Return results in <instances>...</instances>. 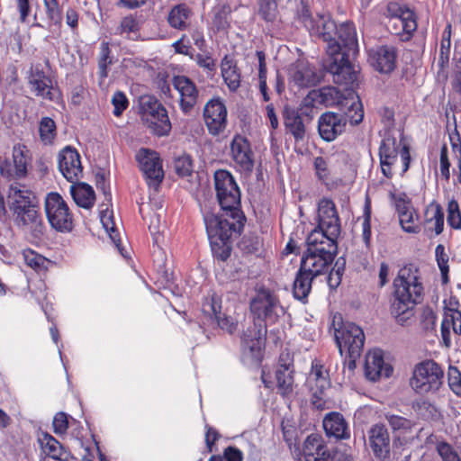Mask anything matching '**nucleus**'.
<instances>
[{
    "label": "nucleus",
    "instance_id": "obj_5",
    "mask_svg": "<svg viewBox=\"0 0 461 461\" xmlns=\"http://www.w3.org/2000/svg\"><path fill=\"white\" fill-rule=\"evenodd\" d=\"M139 108L141 121L151 133L158 137L169 134L172 126L167 111L155 96H140Z\"/></svg>",
    "mask_w": 461,
    "mask_h": 461
},
{
    "label": "nucleus",
    "instance_id": "obj_64",
    "mask_svg": "<svg viewBox=\"0 0 461 461\" xmlns=\"http://www.w3.org/2000/svg\"><path fill=\"white\" fill-rule=\"evenodd\" d=\"M120 27L122 32L130 33L138 31L139 24L132 15H128L122 18Z\"/></svg>",
    "mask_w": 461,
    "mask_h": 461
},
{
    "label": "nucleus",
    "instance_id": "obj_58",
    "mask_svg": "<svg viewBox=\"0 0 461 461\" xmlns=\"http://www.w3.org/2000/svg\"><path fill=\"white\" fill-rule=\"evenodd\" d=\"M53 431L56 434H64L66 433L68 428V415L63 412H58L53 419Z\"/></svg>",
    "mask_w": 461,
    "mask_h": 461
},
{
    "label": "nucleus",
    "instance_id": "obj_15",
    "mask_svg": "<svg viewBox=\"0 0 461 461\" xmlns=\"http://www.w3.org/2000/svg\"><path fill=\"white\" fill-rule=\"evenodd\" d=\"M137 159L149 185L157 187L164 178L161 161L156 151L141 149L137 154Z\"/></svg>",
    "mask_w": 461,
    "mask_h": 461
},
{
    "label": "nucleus",
    "instance_id": "obj_6",
    "mask_svg": "<svg viewBox=\"0 0 461 461\" xmlns=\"http://www.w3.org/2000/svg\"><path fill=\"white\" fill-rule=\"evenodd\" d=\"M249 310L257 321L265 324H275L285 314L278 295L266 287L256 290L249 303Z\"/></svg>",
    "mask_w": 461,
    "mask_h": 461
},
{
    "label": "nucleus",
    "instance_id": "obj_28",
    "mask_svg": "<svg viewBox=\"0 0 461 461\" xmlns=\"http://www.w3.org/2000/svg\"><path fill=\"white\" fill-rule=\"evenodd\" d=\"M173 86L180 95V107L185 113H188L196 104L198 91L188 77L176 76L173 78Z\"/></svg>",
    "mask_w": 461,
    "mask_h": 461
},
{
    "label": "nucleus",
    "instance_id": "obj_9",
    "mask_svg": "<svg viewBox=\"0 0 461 461\" xmlns=\"http://www.w3.org/2000/svg\"><path fill=\"white\" fill-rule=\"evenodd\" d=\"M399 154L402 165V172L405 173L409 169L411 161L409 147L403 145L401 148V143L394 137L386 136L379 147V158L382 173L387 178H392L393 176V167L396 164Z\"/></svg>",
    "mask_w": 461,
    "mask_h": 461
},
{
    "label": "nucleus",
    "instance_id": "obj_37",
    "mask_svg": "<svg viewBox=\"0 0 461 461\" xmlns=\"http://www.w3.org/2000/svg\"><path fill=\"white\" fill-rule=\"evenodd\" d=\"M451 329L456 334H461V312L454 308H446L441 323V334L445 341L449 340Z\"/></svg>",
    "mask_w": 461,
    "mask_h": 461
},
{
    "label": "nucleus",
    "instance_id": "obj_18",
    "mask_svg": "<svg viewBox=\"0 0 461 461\" xmlns=\"http://www.w3.org/2000/svg\"><path fill=\"white\" fill-rule=\"evenodd\" d=\"M295 85L309 87L317 85L324 77V69L312 66L307 59H297L291 69Z\"/></svg>",
    "mask_w": 461,
    "mask_h": 461
},
{
    "label": "nucleus",
    "instance_id": "obj_43",
    "mask_svg": "<svg viewBox=\"0 0 461 461\" xmlns=\"http://www.w3.org/2000/svg\"><path fill=\"white\" fill-rule=\"evenodd\" d=\"M315 92H317V97L321 105L326 107L338 104L341 97L340 92L333 86L315 89Z\"/></svg>",
    "mask_w": 461,
    "mask_h": 461
},
{
    "label": "nucleus",
    "instance_id": "obj_22",
    "mask_svg": "<svg viewBox=\"0 0 461 461\" xmlns=\"http://www.w3.org/2000/svg\"><path fill=\"white\" fill-rule=\"evenodd\" d=\"M24 147L13 149V159H5L0 164V174L8 179H20L27 175L28 158Z\"/></svg>",
    "mask_w": 461,
    "mask_h": 461
},
{
    "label": "nucleus",
    "instance_id": "obj_23",
    "mask_svg": "<svg viewBox=\"0 0 461 461\" xmlns=\"http://www.w3.org/2000/svg\"><path fill=\"white\" fill-rule=\"evenodd\" d=\"M323 68L333 77L338 85H350L357 79V71L349 59H324Z\"/></svg>",
    "mask_w": 461,
    "mask_h": 461
},
{
    "label": "nucleus",
    "instance_id": "obj_25",
    "mask_svg": "<svg viewBox=\"0 0 461 461\" xmlns=\"http://www.w3.org/2000/svg\"><path fill=\"white\" fill-rule=\"evenodd\" d=\"M267 334V324L255 321L241 336V347L244 353L257 357L261 350L262 339Z\"/></svg>",
    "mask_w": 461,
    "mask_h": 461
},
{
    "label": "nucleus",
    "instance_id": "obj_12",
    "mask_svg": "<svg viewBox=\"0 0 461 461\" xmlns=\"http://www.w3.org/2000/svg\"><path fill=\"white\" fill-rule=\"evenodd\" d=\"M318 226L312 231L321 232L331 241H337L340 234L341 226L335 203L323 198L318 204Z\"/></svg>",
    "mask_w": 461,
    "mask_h": 461
},
{
    "label": "nucleus",
    "instance_id": "obj_36",
    "mask_svg": "<svg viewBox=\"0 0 461 461\" xmlns=\"http://www.w3.org/2000/svg\"><path fill=\"white\" fill-rule=\"evenodd\" d=\"M39 443L43 452L53 459L67 461L69 454L62 445L51 435L42 433L39 438Z\"/></svg>",
    "mask_w": 461,
    "mask_h": 461
},
{
    "label": "nucleus",
    "instance_id": "obj_42",
    "mask_svg": "<svg viewBox=\"0 0 461 461\" xmlns=\"http://www.w3.org/2000/svg\"><path fill=\"white\" fill-rule=\"evenodd\" d=\"M212 14L213 17L212 23L216 31L220 32L229 29L231 14V8L230 5L223 4L215 6L212 10Z\"/></svg>",
    "mask_w": 461,
    "mask_h": 461
},
{
    "label": "nucleus",
    "instance_id": "obj_14",
    "mask_svg": "<svg viewBox=\"0 0 461 461\" xmlns=\"http://www.w3.org/2000/svg\"><path fill=\"white\" fill-rule=\"evenodd\" d=\"M420 279L418 268L412 264L406 265L399 270L393 280L394 291L404 288L405 295L420 303L423 294V285Z\"/></svg>",
    "mask_w": 461,
    "mask_h": 461
},
{
    "label": "nucleus",
    "instance_id": "obj_57",
    "mask_svg": "<svg viewBox=\"0 0 461 461\" xmlns=\"http://www.w3.org/2000/svg\"><path fill=\"white\" fill-rule=\"evenodd\" d=\"M112 104L114 106L113 114L115 116H120L129 105L126 95L121 91L114 93L112 98Z\"/></svg>",
    "mask_w": 461,
    "mask_h": 461
},
{
    "label": "nucleus",
    "instance_id": "obj_50",
    "mask_svg": "<svg viewBox=\"0 0 461 461\" xmlns=\"http://www.w3.org/2000/svg\"><path fill=\"white\" fill-rule=\"evenodd\" d=\"M400 224L402 230L408 233H418L420 226L418 225V215L415 210L399 216Z\"/></svg>",
    "mask_w": 461,
    "mask_h": 461
},
{
    "label": "nucleus",
    "instance_id": "obj_44",
    "mask_svg": "<svg viewBox=\"0 0 461 461\" xmlns=\"http://www.w3.org/2000/svg\"><path fill=\"white\" fill-rule=\"evenodd\" d=\"M428 223H433L435 233L437 235L443 231L444 212L439 205L430 206L426 211Z\"/></svg>",
    "mask_w": 461,
    "mask_h": 461
},
{
    "label": "nucleus",
    "instance_id": "obj_46",
    "mask_svg": "<svg viewBox=\"0 0 461 461\" xmlns=\"http://www.w3.org/2000/svg\"><path fill=\"white\" fill-rule=\"evenodd\" d=\"M450 59H439V68L442 72L447 66H449ZM452 77H453V87L454 89L461 94V59H451Z\"/></svg>",
    "mask_w": 461,
    "mask_h": 461
},
{
    "label": "nucleus",
    "instance_id": "obj_30",
    "mask_svg": "<svg viewBox=\"0 0 461 461\" xmlns=\"http://www.w3.org/2000/svg\"><path fill=\"white\" fill-rule=\"evenodd\" d=\"M305 461H330L331 454L319 434L309 435L303 447Z\"/></svg>",
    "mask_w": 461,
    "mask_h": 461
},
{
    "label": "nucleus",
    "instance_id": "obj_32",
    "mask_svg": "<svg viewBox=\"0 0 461 461\" xmlns=\"http://www.w3.org/2000/svg\"><path fill=\"white\" fill-rule=\"evenodd\" d=\"M323 429L328 437L337 439H346L350 437L349 429L343 415L339 412H330L323 419Z\"/></svg>",
    "mask_w": 461,
    "mask_h": 461
},
{
    "label": "nucleus",
    "instance_id": "obj_27",
    "mask_svg": "<svg viewBox=\"0 0 461 461\" xmlns=\"http://www.w3.org/2000/svg\"><path fill=\"white\" fill-rule=\"evenodd\" d=\"M393 373L390 365L384 364L383 353L379 349L369 351L365 360V375L367 379L376 381L382 376L388 378Z\"/></svg>",
    "mask_w": 461,
    "mask_h": 461
},
{
    "label": "nucleus",
    "instance_id": "obj_54",
    "mask_svg": "<svg viewBox=\"0 0 461 461\" xmlns=\"http://www.w3.org/2000/svg\"><path fill=\"white\" fill-rule=\"evenodd\" d=\"M175 170L179 176H190L194 170L190 156L183 155L175 160Z\"/></svg>",
    "mask_w": 461,
    "mask_h": 461
},
{
    "label": "nucleus",
    "instance_id": "obj_53",
    "mask_svg": "<svg viewBox=\"0 0 461 461\" xmlns=\"http://www.w3.org/2000/svg\"><path fill=\"white\" fill-rule=\"evenodd\" d=\"M46 14L55 24L62 21V13L58 0H43Z\"/></svg>",
    "mask_w": 461,
    "mask_h": 461
},
{
    "label": "nucleus",
    "instance_id": "obj_56",
    "mask_svg": "<svg viewBox=\"0 0 461 461\" xmlns=\"http://www.w3.org/2000/svg\"><path fill=\"white\" fill-rule=\"evenodd\" d=\"M447 223L454 229L461 228V213L458 203L456 201L448 203Z\"/></svg>",
    "mask_w": 461,
    "mask_h": 461
},
{
    "label": "nucleus",
    "instance_id": "obj_11",
    "mask_svg": "<svg viewBox=\"0 0 461 461\" xmlns=\"http://www.w3.org/2000/svg\"><path fill=\"white\" fill-rule=\"evenodd\" d=\"M49 61L36 62L28 72V86L32 94L36 97L54 101L59 97V91L49 75Z\"/></svg>",
    "mask_w": 461,
    "mask_h": 461
},
{
    "label": "nucleus",
    "instance_id": "obj_31",
    "mask_svg": "<svg viewBox=\"0 0 461 461\" xmlns=\"http://www.w3.org/2000/svg\"><path fill=\"white\" fill-rule=\"evenodd\" d=\"M283 119L286 130L293 135L294 140L296 142L303 141L305 138L306 129L299 111L285 105L283 110Z\"/></svg>",
    "mask_w": 461,
    "mask_h": 461
},
{
    "label": "nucleus",
    "instance_id": "obj_33",
    "mask_svg": "<svg viewBox=\"0 0 461 461\" xmlns=\"http://www.w3.org/2000/svg\"><path fill=\"white\" fill-rule=\"evenodd\" d=\"M315 278L312 274L299 268L293 285L294 297L303 303H308V296L312 291V283Z\"/></svg>",
    "mask_w": 461,
    "mask_h": 461
},
{
    "label": "nucleus",
    "instance_id": "obj_55",
    "mask_svg": "<svg viewBox=\"0 0 461 461\" xmlns=\"http://www.w3.org/2000/svg\"><path fill=\"white\" fill-rule=\"evenodd\" d=\"M397 50L392 45H377L368 50V58H396Z\"/></svg>",
    "mask_w": 461,
    "mask_h": 461
},
{
    "label": "nucleus",
    "instance_id": "obj_3",
    "mask_svg": "<svg viewBox=\"0 0 461 461\" xmlns=\"http://www.w3.org/2000/svg\"><path fill=\"white\" fill-rule=\"evenodd\" d=\"M313 28L307 29L312 35L318 36L327 43V54L333 58H355L358 54V43L353 23L346 22L337 26L335 22L324 14L313 21Z\"/></svg>",
    "mask_w": 461,
    "mask_h": 461
},
{
    "label": "nucleus",
    "instance_id": "obj_4",
    "mask_svg": "<svg viewBox=\"0 0 461 461\" xmlns=\"http://www.w3.org/2000/svg\"><path fill=\"white\" fill-rule=\"evenodd\" d=\"M306 245L300 267L315 277L326 274L337 255V241H331L321 232L311 231Z\"/></svg>",
    "mask_w": 461,
    "mask_h": 461
},
{
    "label": "nucleus",
    "instance_id": "obj_1",
    "mask_svg": "<svg viewBox=\"0 0 461 461\" xmlns=\"http://www.w3.org/2000/svg\"><path fill=\"white\" fill-rule=\"evenodd\" d=\"M214 188L222 213L206 212L203 221L213 257L224 262L231 253V240L240 235L246 217L240 210V188L229 171L214 173Z\"/></svg>",
    "mask_w": 461,
    "mask_h": 461
},
{
    "label": "nucleus",
    "instance_id": "obj_45",
    "mask_svg": "<svg viewBox=\"0 0 461 461\" xmlns=\"http://www.w3.org/2000/svg\"><path fill=\"white\" fill-rule=\"evenodd\" d=\"M39 132L41 140L45 144L51 143L56 137L55 122L50 117H43L40 122Z\"/></svg>",
    "mask_w": 461,
    "mask_h": 461
},
{
    "label": "nucleus",
    "instance_id": "obj_41",
    "mask_svg": "<svg viewBox=\"0 0 461 461\" xmlns=\"http://www.w3.org/2000/svg\"><path fill=\"white\" fill-rule=\"evenodd\" d=\"M294 18L297 22L303 24L306 29H312L313 21L311 5L312 0H294Z\"/></svg>",
    "mask_w": 461,
    "mask_h": 461
},
{
    "label": "nucleus",
    "instance_id": "obj_51",
    "mask_svg": "<svg viewBox=\"0 0 461 461\" xmlns=\"http://www.w3.org/2000/svg\"><path fill=\"white\" fill-rule=\"evenodd\" d=\"M447 384L449 389L461 397V372L456 366H449L447 369Z\"/></svg>",
    "mask_w": 461,
    "mask_h": 461
},
{
    "label": "nucleus",
    "instance_id": "obj_24",
    "mask_svg": "<svg viewBox=\"0 0 461 461\" xmlns=\"http://www.w3.org/2000/svg\"><path fill=\"white\" fill-rule=\"evenodd\" d=\"M369 446L374 456L379 460H385L390 456V435L383 424L373 425L368 431Z\"/></svg>",
    "mask_w": 461,
    "mask_h": 461
},
{
    "label": "nucleus",
    "instance_id": "obj_49",
    "mask_svg": "<svg viewBox=\"0 0 461 461\" xmlns=\"http://www.w3.org/2000/svg\"><path fill=\"white\" fill-rule=\"evenodd\" d=\"M261 245L257 235H245L239 242V249L245 254H255L259 251Z\"/></svg>",
    "mask_w": 461,
    "mask_h": 461
},
{
    "label": "nucleus",
    "instance_id": "obj_34",
    "mask_svg": "<svg viewBox=\"0 0 461 461\" xmlns=\"http://www.w3.org/2000/svg\"><path fill=\"white\" fill-rule=\"evenodd\" d=\"M384 416L393 433L398 437L411 433L416 426V422L414 420L392 411L384 412Z\"/></svg>",
    "mask_w": 461,
    "mask_h": 461
},
{
    "label": "nucleus",
    "instance_id": "obj_21",
    "mask_svg": "<svg viewBox=\"0 0 461 461\" xmlns=\"http://www.w3.org/2000/svg\"><path fill=\"white\" fill-rule=\"evenodd\" d=\"M294 360L289 352H282L276 370V380L278 392L288 395L294 389Z\"/></svg>",
    "mask_w": 461,
    "mask_h": 461
},
{
    "label": "nucleus",
    "instance_id": "obj_35",
    "mask_svg": "<svg viewBox=\"0 0 461 461\" xmlns=\"http://www.w3.org/2000/svg\"><path fill=\"white\" fill-rule=\"evenodd\" d=\"M70 193L75 203L85 209L93 207L95 200V191L88 184L72 183L70 186Z\"/></svg>",
    "mask_w": 461,
    "mask_h": 461
},
{
    "label": "nucleus",
    "instance_id": "obj_59",
    "mask_svg": "<svg viewBox=\"0 0 461 461\" xmlns=\"http://www.w3.org/2000/svg\"><path fill=\"white\" fill-rule=\"evenodd\" d=\"M371 66L383 74L391 73L396 67L395 59H371Z\"/></svg>",
    "mask_w": 461,
    "mask_h": 461
},
{
    "label": "nucleus",
    "instance_id": "obj_39",
    "mask_svg": "<svg viewBox=\"0 0 461 461\" xmlns=\"http://www.w3.org/2000/svg\"><path fill=\"white\" fill-rule=\"evenodd\" d=\"M203 307L204 312H211L214 315V318L221 330H224L230 334L236 330L237 322H235L232 318L228 317L225 314H221L220 311L221 306L217 304V302L213 297L211 299V302Z\"/></svg>",
    "mask_w": 461,
    "mask_h": 461
},
{
    "label": "nucleus",
    "instance_id": "obj_20",
    "mask_svg": "<svg viewBox=\"0 0 461 461\" xmlns=\"http://www.w3.org/2000/svg\"><path fill=\"white\" fill-rule=\"evenodd\" d=\"M59 168L63 176L70 183H77L82 175L80 156L76 149L68 146L58 156Z\"/></svg>",
    "mask_w": 461,
    "mask_h": 461
},
{
    "label": "nucleus",
    "instance_id": "obj_38",
    "mask_svg": "<svg viewBox=\"0 0 461 461\" xmlns=\"http://www.w3.org/2000/svg\"><path fill=\"white\" fill-rule=\"evenodd\" d=\"M192 11L185 4H179L172 7L167 15L169 25L175 29L185 30L188 26V21Z\"/></svg>",
    "mask_w": 461,
    "mask_h": 461
},
{
    "label": "nucleus",
    "instance_id": "obj_62",
    "mask_svg": "<svg viewBox=\"0 0 461 461\" xmlns=\"http://www.w3.org/2000/svg\"><path fill=\"white\" fill-rule=\"evenodd\" d=\"M316 174L320 179L325 180L329 176L328 164L324 158L317 157L314 159Z\"/></svg>",
    "mask_w": 461,
    "mask_h": 461
},
{
    "label": "nucleus",
    "instance_id": "obj_60",
    "mask_svg": "<svg viewBox=\"0 0 461 461\" xmlns=\"http://www.w3.org/2000/svg\"><path fill=\"white\" fill-rule=\"evenodd\" d=\"M440 174L447 182L450 178V162L448 159L447 148L444 145L440 149Z\"/></svg>",
    "mask_w": 461,
    "mask_h": 461
},
{
    "label": "nucleus",
    "instance_id": "obj_47",
    "mask_svg": "<svg viewBox=\"0 0 461 461\" xmlns=\"http://www.w3.org/2000/svg\"><path fill=\"white\" fill-rule=\"evenodd\" d=\"M435 255L438 268L441 272L442 283L447 284L448 278V255L446 253L445 247L442 244H438L435 249Z\"/></svg>",
    "mask_w": 461,
    "mask_h": 461
},
{
    "label": "nucleus",
    "instance_id": "obj_29",
    "mask_svg": "<svg viewBox=\"0 0 461 461\" xmlns=\"http://www.w3.org/2000/svg\"><path fill=\"white\" fill-rule=\"evenodd\" d=\"M386 15L389 18L396 19L402 31L409 35L417 29L415 14L407 5L398 2H389L386 7Z\"/></svg>",
    "mask_w": 461,
    "mask_h": 461
},
{
    "label": "nucleus",
    "instance_id": "obj_13",
    "mask_svg": "<svg viewBox=\"0 0 461 461\" xmlns=\"http://www.w3.org/2000/svg\"><path fill=\"white\" fill-rule=\"evenodd\" d=\"M307 385L312 394L313 406L317 409H323L325 405L323 395L325 390L330 386V380L328 370L317 359L312 363V370L307 377Z\"/></svg>",
    "mask_w": 461,
    "mask_h": 461
},
{
    "label": "nucleus",
    "instance_id": "obj_8",
    "mask_svg": "<svg viewBox=\"0 0 461 461\" xmlns=\"http://www.w3.org/2000/svg\"><path fill=\"white\" fill-rule=\"evenodd\" d=\"M47 220L52 229L69 232L74 227V217L65 199L57 192L47 194L44 200Z\"/></svg>",
    "mask_w": 461,
    "mask_h": 461
},
{
    "label": "nucleus",
    "instance_id": "obj_7",
    "mask_svg": "<svg viewBox=\"0 0 461 461\" xmlns=\"http://www.w3.org/2000/svg\"><path fill=\"white\" fill-rule=\"evenodd\" d=\"M444 371L434 360L417 364L410 380L411 388L420 394L436 393L443 384Z\"/></svg>",
    "mask_w": 461,
    "mask_h": 461
},
{
    "label": "nucleus",
    "instance_id": "obj_2",
    "mask_svg": "<svg viewBox=\"0 0 461 461\" xmlns=\"http://www.w3.org/2000/svg\"><path fill=\"white\" fill-rule=\"evenodd\" d=\"M9 209L14 221L23 232L34 240H41L46 234V225L40 212L37 196L24 185H10Z\"/></svg>",
    "mask_w": 461,
    "mask_h": 461
},
{
    "label": "nucleus",
    "instance_id": "obj_40",
    "mask_svg": "<svg viewBox=\"0 0 461 461\" xmlns=\"http://www.w3.org/2000/svg\"><path fill=\"white\" fill-rule=\"evenodd\" d=\"M221 75L230 91H236L240 85V74L235 59H222Z\"/></svg>",
    "mask_w": 461,
    "mask_h": 461
},
{
    "label": "nucleus",
    "instance_id": "obj_16",
    "mask_svg": "<svg viewBox=\"0 0 461 461\" xmlns=\"http://www.w3.org/2000/svg\"><path fill=\"white\" fill-rule=\"evenodd\" d=\"M347 122V117L344 114L333 112L323 113L318 120L320 137L327 142L335 140L345 131Z\"/></svg>",
    "mask_w": 461,
    "mask_h": 461
},
{
    "label": "nucleus",
    "instance_id": "obj_61",
    "mask_svg": "<svg viewBox=\"0 0 461 461\" xmlns=\"http://www.w3.org/2000/svg\"><path fill=\"white\" fill-rule=\"evenodd\" d=\"M420 322L423 326V329L427 330H432L435 327L436 314L431 308H423L420 314Z\"/></svg>",
    "mask_w": 461,
    "mask_h": 461
},
{
    "label": "nucleus",
    "instance_id": "obj_19",
    "mask_svg": "<svg viewBox=\"0 0 461 461\" xmlns=\"http://www.w3.org/2000/svg\"><path fill=\"white\" fill-rule=\"evenodd\" d=\"M230 154L236 167L242 172L250 173L254 167V154L249 140L237 134L230 143Z\"/></svg>",
    "mask_w": 461,
    "mask_h": 461
},
{
    "label": "nucleus",
    "instance_id": "obj_52",
    "mask_svg": "<svg viewBox=\"0 0 461 461\" xmlns=\"http://www.w3.org/2000/svg\"><path fill=\"white\" fill-rule=\"evenodd\" d=\"M24 260L27 266L33 268L36 271L46 269L47 259L35 253L32 250H28L23 253Z\"/></svg>",
    "mask_w": 461,
    "mask_h": 461
},
{
    "label": "nucleus",
    "instance_id": "obj_17",
    "mask_svg": "<svg viewBox=\"0 0 461 461\" xmlns=\"http://www.w3.org/2000/svg\"><path fill=\"white\" fill-rule=\"evenodd\" d=\"M203 117L212 135H219L226 129L227 109L220 99H212L205 104Z\"/></svg>",
    "mask_w": 461,
    "mask_h": 461
},
{
    "label": "nucleus",
    "instance_id": "obj_10",
    "mask_svg": "<svg viewBox=\"0 0 461 461\" xmlns=\"http://www.w3.org/2000/svg\"><path fill=\"white\" fill-rule=\"evenodd\" d=\"M336 319V316L334 317ZM334 326V337L341 356L347 354L353 357H360L365 344L363 330L352 322L342 323L339 328Z\"/></svg>",
    "mask_w": 461,
    "mask_h": 461
},
{
    "label": "nucleus",
    "instance_id": "obj_26",
    "mask_svg": "<svg viewBox=\"0 0 461 461\" xmlns=\"http://www.w3.org/2000/svg\"><path fill=\"white\" fill-rule=\"evenodd\" d=\"M404 293V288L393 291L390 307L392 315L401 325H404L413 316L414 307L419 303L414 299H410Z\"/></svg>",
    "mask_w": 461,
    "mask_h": 461
},
{
    "label": "nucleus",
    "instance_id": "obj_48",
    "mask_svg": "<svg viewBox=\"0 0 461 461\" xmlns=\"http://www.w3.org/2000/svg\"><path fill=\"white\" fill-rule=\"evenodd\" d=\"M258 14L267 22L275 21L278 14L276 0H260Z\"/></svg>",
    "mask_w": 461,
    "mask_h": 461
},
{
    "label": "nucleus",
    "instance_id": "obj_63",
    "mask_svg": "<svg viewBox=\"0 0 461 461\" xmlns=\"http://www.w3.org/2000/svg\"><path fill=\"white\" fill-rule=\"evenodd\" d=\"M395 207L398 212V216L414 210L411 201L407 199L405 195L399 196L395 199Z\"/></svg>",
    "mask_w": 461,
    "mask_h": 461
}]
</instances>
